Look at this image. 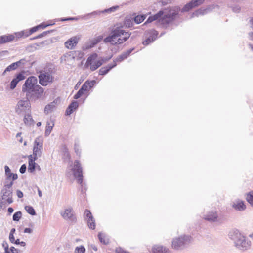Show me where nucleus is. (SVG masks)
<instances>
[{"instance_id": "nucleus-30", "label": "nucleus", "mask_w": 253, "mask_h": 253, "mask_svg": "<svg viewBox=\"0 0 253 253\" xmlns=\"http://www.w3.org/2000/svg\"><path fill=\"white\" fill-rule=\"evenodd\" d=\"M41 71H44L47 74L53 75V74L55 73L56 69H55L53 65L49 64L44 68L43 70H42Z\"/></svg>"}, {"instance_id": "nucleus-22", "label": "nucleus", "mask_w": 253, "mask_h": 253, "mask_svg": "<svg viewBox=\"0 0 253 253\" xmlns=\"http://www.w3.org/2000/svg\"><path fill=\"white\" fill-rule=\"evenodd\" d=\"M131 33L129 32H126L124 33V35H122L121 37L118 38L116 42H114L113 43L111 42V45L113 46H116L117 45L121 44L124 42L126 41L130 37Z\"/></svg>"}, {"instance_id": "nucleus-37", "label": "nucleus", "mask_w": 253, "mask_h": 253, "mask_svg": "<svg viewBox=\"0 0 253 253\" xmlns=\"http://www.w3.org/2000/svg\"><path fill=\"white\" fill-rule=\"evenodd\" d=\"M98 238L102 244L107 245L109 243V239H105V235H103L101 232H99L98 233Z\"/></svg>"}, {"instance_id": "nucleus-15", "label": "nucleus", "mask_w": 253, "mask_h": 253, "mask_svg": "<svg viewBox=\"0 0 253 253\" xmlns=\"http://www.w3.org/2000/svg\"><path fill=\"white\" fill-rule=\"evenodd\" d=\"M98 57V54L94 52L90 54L87 58L86 63L84 65V68L87 69L90 67V69L91 71H94L96 69H92V65L94 66L96 64V59Z\"/></svg>"}, {"instance_id": "nucleus-31", "label": "nucleus", "mask_w": 253, "mask_h": 253, "mask_svg": "<svg viewBox=\"0 0 253 253\" xmlns=\"http://www.w3.org/2000/svg\"><path fill=\"white\" fill-rule=\"evenodd\" d=\"M103 38V36L100 35L90 40V44L88 46V48H90L94 47L96 45H97L102 40Z\"/></svg>"}, {"instance_id": "nucleus-42", "label": "nucleus", "mask_w": 253, "mask_h": 253, "mask_svg": "<svg viewBox=\"0 0 253 253\" xmlns=\"http://www.w3.org/2000/svg\"><path fill=\"white\" fill-rule=\"evenodd\" d=\"M118 8L119 6L116 5L111 7L109 8L105 9L102 11H98V12H99V15H100L101 13H111L116 11L117 9H118Z\"/></svg>"}, {"instance_id": "nucleus-19", "label": "nucleus", "mask_w": 253, "mask_h": 253, "mask_svg": "<svg viewBox=\"0 0 253 253\" xmlns=\"http://www.w3.org/2000/svg\"><path fill=\"white\" fill-rule=\"evenodd\" d=\"M0 198L6 201L8 205L13 202V198L9 195L6 188L3 187L1 190Z\"/></svg>"}, {"instance_id": "nucleus-17", "label": "nucleus", "mask_w": 253, "mask_h": 253, "mask_svg": "<svg viewBox=\"0 0 253 253\" xmlns=\"http://www.w3.org/2000/svg\"><path fill=\"white\" fill-rule=\"evenodd\" d=\"M204 218L205 220L210 222H218L220 223H222V222L220 221V218H218L217 213L216 211L209 212L207 215L205 216Z\"/></svg>"}, {"instance_id": "nucleus-45", "label": "nucleus", "mask_w": 253, "mask_h": 253, "mask_svg": "<svg viewBox=\"0 0 253 253\" xmlns=\"http://www.w3.org/2000/svg\"><path fill=\"white\" fill-rule=\"evenodd\" d=\"M17 68H18L17 64H16L15 62L12 63L5 68L3 73V75H4L6 72H10L11 71L15 70Z\"/></svg>"}, {"instance_id": "nucleus-38", "label": "nucleus", "mask_w": 253, "mask_h": 253, "mask_svg": "<svg viewBox=\"0 0 253 253\" xmlns=\"http://www.w3.org/2000/svg\"><path fill=\"white\" fill-rule=\"evenodd\" d=\"M128 57L126 55V54L123 52L121 55H119L117 58L113 59V63L117 64V62H121L123 61L124 60L127 59Z\"/></svg>"}, {"instance_id": "nucleus-34", "label": "nucleus", "mask_w": 253, "mask_h": 253, "mask_svg": "<svg viewBox=\"0 0 253 253\" xmlns=\"http://www.w3.org/2000/svg\"><path fill=\"white\" fill-rule=\"evenodd\" d=\"M55 31V30H50L44 31L42 33L39 34L38 35H37L36 36H35V37H34L33 38H30L29 40L30 41H32V40H36V39H37L42 38L44 36L47 35L48 34L52 33V32H53Z\"/></svg>"}, {"instance_id": "nucleus-63", "label": "nucleus", "mask_w": 253, "mask_h": 253, "mask_svg": "<svg viewBox=\"0 0 253 253\" xmlns=\"http://www.w3.org/2000/svg\"><path fill=\"white\" fill-rule=\"evenodd\" d=\"M51 42H52V40H50V41L45 40V41L41 42L39 43H36V44L37 46H40V45H48V44H49V43H51Z\"/></svg>"}, {"instance_id": "nucleus-12", "label": "nucleus", "mask_w": 253, "mask_h": 253, "mask_svg": "<svg viewBox=\"0 0 253 253\" xmlns=\"http://www.w3.org/2000/svg\"><path fill=\"white\" fill-rule=\"evenodd\" d=\"M25 72L24 70L16 74L10 83V89L13 90L16 87L18 83L25 79Z\"/></svg>"}, {"instance_id": "nucleus-55", "label": "nucleus", "mask_w": 253, "mask_h": 253, "mask_svg": "<svg viewBox=\"0 0 253 253\" xmlns=\"http://www.w3.org/2000/svg\"><path fill=\"white\" fill-rule=\"evenodd\" d=\"M26 62H27V61L25 59V58H23V59L19 60V61H18L17 62H15V63L17 64V66L18 68L21 65L24 66Z\"/></svg>"}, {"instance_id": "nucleus-53", "label": "nucleus", "mask_w": 253, "mask_h": 253, "mask_svg": "<svg viewBox=\"0 0 253 253\" xmlns=\"http://www.w3.org/2000/svg\"><path fill=\"white\" fill-rule=\"evenodd\" d=\"M7 203L6 201H5L3 199H1L0 198V209H3V210L5 209L7 206Z\"/></svg>"}, {"instance_id": "nucleus-4", "label": "nucleus", "mask_w": 253, "mask_h": 253, "mask_svg": "<svg viewBox=\"0 0 253 253\" xmlns=\"http://www.w3.org/2000/svg\"><path fill=\"white\" fill-rule=\"evenodd\" d=\"M228 237L234 242L235 246L239 250H247L251 246L250 241L246 240L245 236L237 229L231 230L229 232Z\"/></svg>"}, {"instance_id": "nucleus-51", "label": "nucleus", "mask_w": 253, "mask_h": 253, "mask_svg": "<svg viewBox=\"0 0 253 253\" xmlns=\"http://www.w3.org/2000/svg\"><path fill=\"white\" fill-rule=\"evenodd\" d=\"M6 253H22L17 248H15L13 246L10 247L8 251H6Z\"/></svg>"}, {"instance_id": "nucleus-14", "label": "nucleus", "mask_w": 253, "mask_h": 253, "mask_svg": "<svg viewBox=\"0 0 253 253\" xmlns=\"http://www.w3.org/2000/svg\"><path fill=\"white\" fill-rule=\"evenodd\" d=\"M215 8L214 5H209L206 8L201 7L199 9L193 12L191 17L193 18L195 16H198L200 15H203L211 12Z\"/></svg>"}, {"instance_id": "nucleus-27", "label": "nucleus", "mask_w": 253, "mask_h": 253, "mask_svg": "<svg viewBox=\"0 0 253 253\" xmlns=\"http://www.w3.org/2000/svg\"><path fill=\"white\" fill-rule=\"evenodd\" d=\"M14 36L11 34L0 36V44H5L14 40Z\"/></svg>"}, {"instance_id": "nucleus-39", "label": "nucleus", "mask_w": 253, "mask_h": 253, "mask_svg": "<svg viewBox=\"0 0 253 253\" xmlns=\"http://www.w3.org/2000/svg\"><path fill=\"white\" fill-rule=\"evenodd\" d=\"M79 19H80V17H78V16L68 17H63V18H59V19H56V21L64 22V21H77Z\"/></svg>"}, {"instance_id": "nucleus-20", "label": "nucleus", "mask_w": 253, "mask_h": 253, "mask_svg": "<svg viewBox=\"0 0 253 253\" xmlns=\"http://www.w3.org/2000/svg\"><path fill=\"white\" fill-rule=\"evenodd\" d=\"M151 253H171L169 249L162 245H155L153 246Z\"/></svg>"}, {"instance_id": "nucleus-64", "label": "nucleus", "mask_w": 253, "mask_h": 253, "mask_svg": "<svg viewBox=\"0 0 253 253\" xmlns=\"http://www.w3.org/2000/svg\"><path fill=\"white\" fill-rule=\"evenodd\" d=\"M135 47H132L127 50L126 51L123 52L126 54V55L127 57H128L130 56L131 53L135 50Z\"/></svg>"}, {"instance_id": "nucleus-24", "label": "nucleus", "mask_w": 253, "mask_h": 253, "mask_svg": "<svg viewBox=\"0 0 253 253\" xmlns=\"http://www.w3.org/2000/svg\"><path fill=\"white\" fill-rule=\"evenodd\" d=\"M117 65V64L110 63L107 66L102 67L99 70V75L101 76L106 75L111 70L115 67Z\"/></svg>"}, {"instance_id": "nucleus-58", "label": "nucleus", "mask_w": 253, "mask_h": 253, "mask_svg": "<svg viewBox=\"0 0 253 253\" xmlns=\"http://www.w3.org/2000/svg\"><path fill=\"white\" fill-rule=\"evenodd\" d=\"M14 36V38H16L17 39H19L20 38L23 37V32L22 31L20 32H15L14 34H11ZM15 38H14V39Z\"/></svg>"}, {"instance_id": "nucleus-48", "label": "nucleus", "mask_w": 253, "mask_h": 253, "mask_svg": "<svg viewBox=\"0 0 253 253\" xmlns=\"http://www.w3.org/2000/svg\"><path fill=\"white\" fill-rule=\"evenodd\" d=\"M86 249L84 246L81 245L75 248L74 253H85Z\"/></svg>"}, {"instance_id": "nucleus-59", "label": "nucleus", "mask_w": 253, "mask_h": 253, "mask_svg": "<svg viewBox=\"0 0 253 253\" xmlns=\"http://www.w3.org/2000/svg\"><path fill=\"white\" fill-rule=\"evenodd\" d=\"M115 253H130L128 251L123 249L121 247L117 248L115 249Z\"/></svg>"}, {"instance_id": "nucleus-10", "label": "nucleus", "mask_w": 253, "mask_h": 253, "mask_svg": "<svg viewBox=\"0 0 253 253\" xmlns=\"http://www.w3.org/2000/svg\"><path fill=\"white\" fill-rule=\"evenodd\" d=\"M145 34L149 35V36L144 40L142 43L144 45L147 46L153 42L157 39L159 32L154 29H151L146 30Z\"/></svg>"}, {"instance_id": "nucleus-21", "label": "nucleus", "mask_w": 253, "mask_h": 253, "mask_svg": "<svg viewBox=\"0 0 253 253\" xmlns=\"http://www.w3.org/2000/svg\"><path fill=\"white\" fill-rule=\"evenodd\" d=\"M79 38L76 36L72 37L64 43L65 46L68 49H74L78 43Z\"/></svg>"}, {"instance_id": "nucleus-32", "label": "nucleus", "mask_w": 253, "mask_h": 253, "mask_svg": "<svg viewBox=\"0 0 253 253\" xmlns=\"http://www.w3.org/2000/svg\"><path fill=\"white\" fill-rule=\"evenodd\" d=\"M52 122V125H50V123L48 121L46 123V125L45 126V130L44 133V135L45 137L48 136L51 132L52 131L53 128L54 126V122L53 121L51 120Z\"/></svg>"}, {"instance_id": "nucleus-26", "label": "nucleus", "mask_w": 253, "mask_h": 253, "mask_svg": "<svg viewBox=\"0 0 253 253\" xmlns=\"http://www.w3.org/2000/svg\"><path fill=\"white\" fill-rule=\"evenodd\" d=\"M232 207L236 211H244L246 209V206L245 204V202L239 199H238L236 203H234L232 204Z\"/></svg>"}, {"instance_id": "nucleus-44", "label": "nucleus", "mask_w": 253, "mask_h": 253, "mask_svg": "<svg viewBox=\"0 0 253 253\" xmlns=\"http://www.w3.org/2000/svg\"><path fill=\"white\" fill-rule=\"evenodd\" d=\"M38 154L33 152V154L28 156V163H34L38 158Z\"/></svg>"}, {"instance_id": "nucleus-40", "label": "nucleus", "mask_w": 253, "mask_h": 253, "mask_svg": "<svg viewBox=\"0 0 253 253\" xmlns=\"http://www.w3.org/2000/svg\"><path fill=\"white\" fill-rule=\"evenodd\" d=\"M133 18L126 17L124 20V25L126 28H129L133 26Z\"/></svg>"}, {"instance_id": "nucleus-41", "label": "nucleus", "mask_w": 253, "mask_h": 253, "mask_svg": "<svg viewBox=\"0 0 253 253\" xmlns=\"http://www.w3.org/2000/svg\"><path fill=\"white\" fill-rule=\"evenodd\" d=\"M23 120L25 124H27L29 123V125H31L32 124L34 123V121L32 118V116L29 113H28L25 115Z\"/></svg>"}, {"instance_id": "nucleus-47", "label": "nucleus", "mask_w": 253, "mask_h": 253, "mask_svg": "<svg viewBox=\"0 0 253 253\" xmlns=\"http://www.w3.org/2000/svg\"><path fill=\"white\" fill-rule=\"evenodd\" d=\"M22 216V213L21 211H18L15 212L12 216V219L14 221L18 222L21 218Z\"/></svg>"}, {"instance_id": "nucleus-11", "label": "nucleus", "mask_w": 253, "mask_h": 253, "mask_svg": "<svg viewBox=\"0 0 253 253\" xmlns=\"http://www.w3.org/2000/svg\"><path fill=\"white\" fill-rule=\"evenodd\" d=\"M84 218L86 221L88 228L91 230H94L96 227L95 219L88 209H85L84 212Z\"/></svg>"}, {"instance_id": "nucleus-57", "label": "nucleus", "mask_w": 253, "mask_h": 253, "mask_svg": "<svg viewBox=\"0 0 253 253\" xmlns=\"http://www.w3.org/2000/svg\"><path fill=\"white\" fill-rule=\"evenodd\" d=\"M81 189V193L82 194H84L86 193L87 190V186L86 183L84 182L83 184L80 185Z\"/></svg>"}, {"instance_id": "nucleus-28", "label": "nucleus", "mask_w": 253, "mask_h": 253, "mask_svg": "<svg viewBox=\"0 0 253 253\" xmlns=\"http://www.w3.org/2000/svg\"><path fill=\"white\" fill-rule=\"evenodd\" d=\"M133 16V21L136 24H139L142 23L144 20L146 18L147 15L146 14H138L136 15L135 13H133L132 14Z\"/></svg>"}, {"instance_id": "nucleus-9", "label": "nucleus", "mask_w": 253, "mask_h": 253, "mask_svg": "<svg viewBox=\"0 0 253 253\" xmlns=\"http://www.w3.org/2000/svg\"><path fill=\"white\" fill-rule=\"evenodd\" d=\"M30 101L29 99H26L25 100H20L15 107L16 112L18 114H21L23 112H25L27 109L30 112Z\"/></svg>"}, {"instance_id": "nucleus-2", "label": "nucleus", "mask_w": 253, "mask_h": 253, "mask_svg": "<svg viewBox=\"0 0 253 253\" xmlns=\"http://www.w3.org/2000/svg\"><path fill=\"white\" fill-rule=\"evenodd\" d=\"M38 79L36 77L31 76L25 80L22 87V91L25 93L26 99L31 101H36L40 99L44 89L37 84Z\"/></svg>"}, {"instance_id": "nucleus-7", "label": "nucleus", "mask_w": 253, "mask_h": 253, "mask_svg": "<svg viewBox=\"0 0 253 253\" xmlns=\"http://www.w3.org/2000/svg\"><path fill=\"white\" fill-rule=\"evenodd\" d=\"M121 28L122 27H117L112 29L110 31V34L104 39L103 42L105 43H110L111 45V42L113 43L115 42V39L124 35V33H126V31L122 29Z\"/></svg>"}, {"instance_id": "nucleus-54", "label": "nucleus", "mask_w": 253, "mask_h": 253, "mask_svg": "<svg viewBox=\"0 0 253 253\" xmlns=\"http://www.w3.org/2000/svg\"><path fill=\"white\" fill-rule=\"evenodd\" d=\"M80 146L77 143H75L74 144V150L77 155L80 156L81 153V151L79 149Z\"/></svg>"}, {"instance_id": "nucleus-52", "label": "nucleus", "mask_w": 253, "mask_h": 253, "mask_svg": "<svg viewBox=\"0 0 253 253\" xmlns=\"http://www.w3.org/2000/svg\"><path fill=\"white\" fill-rule=\"evenodd\" d=\"M86 82L87 83V85L88 86V88H91L93 87L95 85V84H96V82L94 80H87L86 81Z\"/></svg>"}, {"instance_id": "nucleus-23", "label": "nucleus", "mask_w": 253, "mask_h": 253, "mask_svg": "<svg viewBox=\"0 0 253 253\" xmlns=\"http://www.w3.org/2000/svg\"><path fill=\"white\" fill-rule=\"evenodd\" d=\"M113 56V54H111L110 56L107 57H100L99 59L96 61V64L94 66L92 65V69H97L103 63H105L109 61Z\"/></svg>"}, {"instance_id": "nucleus-50", "label": "nucleus", "mask_w": 253, "mask_h": 253, "mask_svg": "<svg viewBox=\"0 0 253 253\" xmlns=\"http://www.w3.org/2000/svg\"><path fill=\"white\" fill-rule=\"evenodd\" d=\"M14 181L15 180H7L6 178H5L3 187H5L6 188H12V186L14 184Z\"/></svg>"}, {"instance_id": "nucleus-18", "label": "nucleus", "mask_w": 253, "mask_h": 253, "mask_svg": "<svg viewBox=\"0 0 253 253\" xmlns=\"http://www.w3.org/2000/svg\"><path fill=\"white\" fill-rule=\"evenodd\" d=\"M79 106L78 102L73 100L68 106L65 111V115L66 116H70L75 111L78 109Z\"/></svg>"}, {"instance_id": "nucleus-61", "label": "nucleus", "mask_w": 253, "mask_h": 253, "mask_svg": "<svg viewBox=\"0 0 253 253\" xmlns=\"http://www.w3.org/2000/svg\"><path fill=\"white\" fill-rule=\"evenodd\" d=\"M2 246L4 250V253H6V251H8L9 249L7 242L6 241H4L2 243Z\"/></svg>"}, {"instance_id": "nucleus-6", "label": "nucleus", "mask_w": 253, "mask_h": 253, "mask_svg": "<svg viewBox=\"0 0 253 253\" xmlns=\"http://www.w3.org/2000/svg\"><path fill=\"white\" fill-rule=\"evenodd\" d=\"M71 170L73 171L74 177L76 179L78 183L80 185L84 183L83 181V168L79 160H75L73 168H72Z\"/></svg>"}, {"instance_id": "nucleus-16", "label": "nucleus", "mask_w": 253, "mask_h": 253, "mask_svg": "<svg viewBox=\"0 0 253 253\" xmlns=\"http://www.w3.org/2000/svg\"><path fill=\"white\" fill-rule=\"evenodd\" d=\"M62 217L66 220L76 223L77 218L72 208L65 209L64 212L62 214Z\"/></svg>"}, {"instance_id": "nucleus-3", "label": "nucleus", "mask_w": 253, "mask_h": 253, "mask_svg": "<svg viewBox=\"0 0 253 253\" xmlns=\"http://www.w3.org/2000/svg\"><path fill=\"white\" fill-rule=\"evenodd\" d=\"M228 237L234 242L235 246L239 250H247L251 246L250 241L246 240L245 236L237 229L231 230L229 232Z\"/></svg>"}, {"instance_id": "nucleus-13", "label": "nucleus", "mask_w": 253, "mask_h": 253, "mask_svg": "<svg viewBox=\"0 0 253 253\" xmlns=\"http://www.w3.org/2000/svg\"><path fill=\"white\" fill-rule=\"evenodd\" d=\"M43 149V139L42 137H38L35 138L34 142L33 152L38 154L39 157H41Z\"/></svg>"}, {"instance_id": "nucleus-8", "label": "nucleus", "mask_w": 253, "mask_h": 253, "mask_svg": "<svg viewBox=\"0 0 253 253\" xmlns=\"http://www.w3.org/2000/svg\"><path fill=\"white\" fill-rule=\"evenodd\" d=\"M39 83L42 86H46L49 84L52 83L54 77L52 75L47 74L44 71H40L38 75Z\"/></svg>"}, {"instance_id": "nucleus-36", "label": "nucleus", "mask_w": 253, "mask_h": 253, "mask_svg": "<svg viewBox=\"0 0 253 253\" xmlns=\"http://www.w3.org/2000/svg\"><path fill=\"white\" fill-rule=\"evenodd\" d=\"M246 199L253 208V190H251L246 194Z\"/></svg>"}, {"instance_id": "nucleus-25", "label": "nucleus", "mask_w": 253, "mask_h": 253, "mask_svg": "<svg viewBox=\"0 0 253 253\" xmlns=\"http://www.w3.org/2000/svg\"><path fill=\"white\" fill-rule=\"evenodd\" d=\"M4 170L5 178H6L7 180H16L17 179V174L16 173H12L10 168L8 166L5 165L4 166Z\"/></svg>"}, {"instance_id": "nucleus-33", "label": "nucleus", "mask_w": 253, "mask_h": 253, "mask_svg": "<svg viewBox=\"0 0 253 253\" xmlns=\"http://www.w3.org/2000/svg\"><path fill=\"white\" fill-rule=\"evenodd\" d=\"M97 15H99V12L98 11H94L91 13H88L87 14L79 16L78 17H80V19L87 20L91 18L92 17L96 16Z\"/></svg>"}, {"instance_id": "nucleus-60", "label": "nucleus", "mask_w": 253, "mask_h": 253, "mask_svg": "<svg viewBox=\"0 0 253 253\" xmlns=\"http://www.w3.org/2000/svg\"><path fill=\"white\" fill-rule=\"evenodd\" d=\"M27 166L25 164L22 165L19 169V172L21 174H24L26 172Z\"/></svg>"}, {"instance_id": "nucleus-46", "label": "nucleus", "mask_w": 253, "mask_h": 253, "mask_svg": "<svg viewBox=\"0 0 253 253\" xmlns=\"http://www.w3.org/2000/svg\"><path fill=\"white\" fill-rule=\"evenodd\" d=\"M36 165L37 163L36 162L28 163V171L30 173H33L36 169Z\"/></svg>"}, {"instance_id": "nucleus-49", "label": "nucleus", "mask_w": 253, "mask_h": 253, "mask_svg": "<svg viewBox=\"0 0 253 253\" xmlns=\"http://www.w3.org/2000/svg\"><path fill=\"white\" fill-rule=\"evenodd\" d=\"M229 7L231 8L232 11L236 13H239L241 11V7L239 5L228 4Z\"/></svg>"}, {"instance_id": "nucleus-35", "label": "nucleus", "mask_w": 253, "mask_h": 253, "mask_svg": "<svg viewBox=\"0 0 253 253\" xmlns=\"http://www.w3.org/2000/svg\"><path fill=\"white\" fill-rule=\"evenodd\" d=\"M55 109L56 107H55V105L49 103L45 106L44 112L46 115H47L50 113H51Z\"/></svg>"}, {"instance_id": "nucleus-5", "label": "nucleus", "mask_w": 253, "mask_h": 253, "mask_svg": "<svg viewBox=\"0 0 253 253\" xmlns=\"http://www.w3.org/2000/svg\"><path fill=\"white\" fill-rule=\"evenodd\" d=\"M193 240L191 236L183 235L173 239L172 241V248L176 250H182L190 243Z\"/></svg>"}, {"instance_id": "nucleus-56", "label": "nucleus", "mask_w": 253, "mask_h": 253, "mask_svg": "<svg viewBox=\"0 0 253 253\" xmlns=\"http://www.w3.org/2000/svg\"><path fill=\"white\" fill-rule=\"evenodd\" d=\"M159 3L161 4L162 6H164L171 3V0H160Z\"/></svg>"}, {"instance_id": "nucleus-43", "label": "nucleus", "mask_w": 253, "mask_h": 253, "mask_svg": "<svg viewBox=\"0 0 253 253\" xmlns=\"http://www.w3.org/2000/svg\"><path fill=\"white\" fill-rule=\"evenodd\" d=\"M24 208L25 210L27 212L30 214L31 215L34 216L36 215V211L32 206H25Z\"/></svg>"}, {"instance_id": "nucleus-62", "label": "nucleus", "mask_w": 253, "mask_h": 253, "mask_svg": "<svg viewBox=\"0 0 253 253\" xmlns=\"http://www.w3.org/2000/svg\"><path fill=\"white\" fill-rule=\"evenodd\" d=\"M81 89H82L83 91H84L85 92H87L88 91V87L87 85V83L86 81L83 84V85L81 86Z\"/></svg>"}, {"instance_id": "nucleus-1", "label": "nucleus", "mask_w": 253, "mask_h": 253, "mask_svg": "<svg viewBox=\"0 0 253 253\" xmlns=\"http://www.w3.org/2000/svg\"><path fill=\"white\" fill-rule=\"evenodd\" d=\"M204 1L205 0H191L185 4L182 9H180L179 6H169L161 9L154 14H151V12H149L148 14L150 16L143 23V26L156 21L157 24H160L162 28L166 29L179 17L180 11L182 12H189L203 4Z\"/></svg>"}, {"instance_id": "nucleus-29", "label": "nucleus", "mask_w": 253, "mask_h": 253, "mask_svg": "<svg viewBox=\"0 0 253 253\" xmlns=\"http://www.w3.org/2000/svg\"><path fill=\"white\" fill-rule=\"evenodd\" d=\"M69 53V56H72L73 59L77 58V60H80L84 56V53L81 51H72Z\"/></svg>"}]
</instances>
